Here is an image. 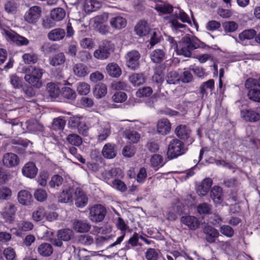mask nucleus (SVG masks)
Wrapping results in <instances>:
<instances>
[{"label":"nucleus","instance_id":"4","mask_svg":"<svg viewBox=\"0 0 260 260\" xmlns=\"http://www.w3.org/2000/svg\"><path fill=\"white\" fill-rule=\"evenodd\" d=\"M89 219L95 222L103 221L107 213L106 208L100 204L94 205L89 208Z\"/></svg>","mask_w":260,"mask_h":260},{"label":"nucleus","instance_id":"64","mask_svg":"<svg viewBox=\"0 0 260 260\" xmlns=\"http://www.w3.org/2000/svg\"><path fill=\"white\" fill-rule=\"evenodd\" d=\"M36 199L39 202H43L47 199V194L43 189H38L34 193Z\"/></svg>","mask_w":260,"mask_h":260},{"label":"nucleus","instance_id":"39","mask_svg":"<svg viewBox=\"0 0 260 260\" xmlns=\"http://www.w3.org/2000/svg\"><path fill=\"white\" fill-rule=\"evenodd\" d=\"M66 15L65 11L61 8H57L51 11V18L56 21L61 20Z\"/></svg>","mask_w":260,"mask_h":260},{"label":"nucleus","instance_id":"14","mask_svg":"<svg viewBox=\"0 0 260 260\" xmlns=\"http://www.w3.org/2000/svg\"><path fill=\"white\" fill-rule=\"evenodd\" d=\"M22 173L24 176L27 178H34L38 173V169L34 162H28L23 167Z\"/></svg>","mask_w":260,"mask_h":260},{"label":"nucleus","instance_id":"40","mask_svg":"<svg viewBox=\"0 0 260 260\" xmlns=\"http://www.w3.org/2000/svg\"><path fill=\"white\" fill-rule=\"evenodd\" d=\"M16 225L18 230L24 232L30 231L34 228V225L30 221L25 220L18 221Z\"/></svg>","mask_w":260,"mask_h":260},{"label":"nucleus","instance_id":"53","mask_svg":"<svg viewBox=\"0 0 260 260\" xmlns=\"http://www.w3.org/2000/svg\"><path fill=\"white\" fill-rule=\"evenodd\" d=\"M22 58L24 62L28 64L35 63L38 59L37 54L34 53H25L23 55Z\"/></svg>","mask_w":260,"mask_h":260},{"label":"nucleus","instance_id":"47","mask_svg":"<svg viewBox=\"0 0 260 260\" xmlns=\"http://www.w3.org/2000/svg\"><path fill=\"white\" fill-rule=\"evenodd\" d=\"M166 80L169 84H176L179 82L180 77L177 72L172 71L168 74Z\"/></svg>","mask_w":260,"mask_h":260},{"label":"nucleus","instance_id":"20","mask_svg":"<svg viewBox=\"0 0 260 260\" xmlns=\"http://www.w3.org/2000/svg\"><path fill=\"white\" fill-rule=\"evenodd\" d=\"M5 34L7 36L15 42L18 45H27L29 43V41L26 38L17 35L11 30H6Z\"/></svg>","mask_w":260,"mask_h":260},{"label":"nucleus","instance_id":"5","mask_svg":"<svg viewBox=\"0 0 260 260\" xmlns=\"http://www.w3.org/2000/svg\"><path fill=\"white\" fill-rule=\"evenodd\" d=\"M113 44L109 41H104L100 45L99 48L93 53L95 58L100 60L107 59L113 49Z\"/></svg>","mask_w":260,"mask_h":260},{"label":"nucleus","instance_id":"6","mask_svg":"<svg viewBox=\"0 0 260 260\" xmlns=\"http://www.w3.org/2000/svg\"><path fill=\"white\" fill-rule=\"evenodd\" d=\"M42 13L41 8L38 6L30 7L24 14V20L29 24H36L39 20Z\"/></svg>","mask_w":260,"mask_h":260},{"label":"nucleus","instance_id":"49","mask_svg":"<svg viewBox=\"0 0 260 260\" xmlns=\"http://www.w3.org/2000/svg\"><path fill=\"white\" fill-rule=\"evenodd\" d=\"M214 87V81L213 79H210L208 81L203 82L200 86V92L203 96L207 94V89H210L212 91Z\"/></svg>","mask_w":260,"mask_h":260},{"label":"nucleus","instance_id":"7","mask_svg":"<svg viewBox=\"0 0 260 260\" xmlns=\"http://www.w3.org/2000/svg\"><path fill=\"white\" fill-rule=\"evenodd\" d=\"M240 115L246 122L254 123L260 120V113L254 109L242 110L241 111Z\"/></svg>","mask_w":260,"mask_h":260},{"label":"nucleus","instance_id":"19","mask_svg":"<svg viewBox=\"0 0 260 260\" xmlns=\"http://www.w3.org/2000/svg\"><path fill=\"white\" fill-rule=\"evenodd\" d=\"M74 229L79 233L87 232L90 228V225L84 220L75 219L73 221Z\"/></svg>","mask_w":260,"mask_h":260},{"label":"nucleus","instance_id":"58","mask_svg":"<svg viewBox=\"0 0 260 260\" xmlns=\"http://www.w3.org/2000/svg\"><path fill=\"white\" fill-rule=\"evenodd\" d=\"M112 186L121 192H124L127 189V187L124 182L119 179H114L112 182Z\"/></svg>","mask_w":260,"mask_h":260},{"label":"nucleus","instance_id":"11","mask_svg":"<svg viewBox=\"0 0 260 260\" xmlns=\"http://www.w3.org/2000/svg\"><path fill=\"white\" fill-rule=\"evenodd\" d=\"M98 142L105 141L111 134V127L108 123H103L95 127Z\"/></svg>","mask_w":260,"mask_h":260},{"label":"nucleus","instance_id":"12","mask_svg":"<svg viewBox=\"0 0 260 260\" xmlns=\"http://www.w3.org/2000/svg\"><path fill=\"white\" fill-rule=\"evenodd\" d=\"M175 134L180 139L185 140H188V142L192 143L193 140L190 137L191 131L185 125H178L175 129Z\"/></svg>","mask_w":260,"mask_h":260},{"label":"nucleus","instance_id":"61","mask_svg":"<svg viewBox=\"0 0 260 260\" xmlns=\"http://www.w3.org/2000/svg\"><path fill=\"white\" fill-rule=\"evenodd\" d=\"M12 196L11 190L7 187H0V200H9Z\"/></svg>","mask_w":260,"mask_h":260},{"label":"nucleus","instance_id":"44","mask_svg":"<svg viewBox=\"0 0 260 260\" xmlns=\"http://www.w3.org/2000/svg\"><path fill=\"white\" fill-rule=\"evenodd\" d=\"M125 135L126 139H127L130 143H137L139 142L140 138V135L136 131H126Z\"/></svg>","mask_w":260,"mask_h":260},{"label":"nucleus","instance_id":"30","mask_svg":"<svg viewBox=\"0 0 260 260\" xmlns=\"http://www.w3.org/2000/svg\"><path fill=\"white\" fill-rule=\"evenodd\" d=\"M145 77L142 73H134L129 77L130 82L135 86L142 85L145 82Z\"/></svg>","mask_w":260,"mask_h":260},{"label":"nucleus","instance_id":"10","mask_svg":"<svg viewBox=\"0 0 260 260\" xmlns=\"http://www.w3.org/2000/svg\"><path fill=\"white\" fill-rule=\"evenodd\" d=\"M140 53L135 50L128 52L126 56V63L128 68L132 70L137 69L139 66Z\"/></svg>","mask_w":260,"mask_h":260},{"label":"nucleus","instance_id":"26","mask_svg":"<svg viewBox=\"0 0 260 260\" xmlns=\"http://www.w3.org/2000/svg\"><path fill=\"white\" fill-rule=\"evenodd\" d=\"M66 60V57L64 53L60 52L50 57L49 62L51 66L57 67L63 64Z\"/></svg>","mask_w":260,"mask_h":260},{"label":"nucleus","instance_id":"8","mask_svg":"<svg viewBox=\"0 0 260 260\" xmlns=\"http://www.w3.org/2000/svg\"><path fill=\"white\" fill-rule=\"evenodd\" d=\"M17 210V208L15 205L8 203L2 211L1 215L6 222L12 223L15 219Z\"/></svg>","mask_w":260,"mask_h":260},{"label":"nucleus","instance_id":"45","mask_svg":"<svg viewBox=\"0 0 260 260\" xmlns=\"http://www.w3.org/2000/svg\"><path fill=\"white\" fill-rule=\"evenodd\" d=\"M26 124L27 129L31 132L41 131L43 129V125L37 120H28Z\"/></svg>","mask_w":260,"mask_h":260},{"label":"nucleus","instance_id":"29","mask_svg":"<svg viewBox=\"0 0 260 260\" xmlns=\"http://www.w3.org/2000/svg\"><path fill=\"white\" fill-rule=\"evenodd\" d=\"M256 31L253 29H249L243 30L239 35V39L242 44H246V41L251 40L255 37Z\"/></svg>","mask_w":260,"mask_h":260},{"label":"nucleus","instance_id":"55","mask_svg":"<svg viewBox=\"0 0 260 260\" xmlns=\"http://www.w3.org/2000/svg\"><path fill=\"white\" fill-rule=\"evenodd\" d=\"M62 96L69 100H74L76 97L75 91L69 87H65L62 89Z\"/></svg>","mask_w":260,"mask_h":260},{"label":"nucleus","instance_id":"33","mask_svg":"<svg viewBox=\"0 0 260 260\" xmlns=\"http://www.w3.org/2000/svg\"><path fill=\"white\" fill-rule=\"evenodd\" d=\"M106 70L108 74L112 77L117 78L121 74V71L119 67L115 63H109Z\"/></svg>","mask_w":260,"mask_h":260},{"label":"nucleus","instance_id":"25","mask_svg":"<svg viewBox=\"0 0 260 260\" xmlns=\"http://www.w3.org/2000/svg\"><path fill=\"white\" fill-rule=\"evenodd\" d=\"M65 35L66 33L63 29L57 28L52 29L48 34V38L51 41H58L62 40Z\"/></svg>","mask_w":260,"mask_h":260},{"label":"nucleus","instance_id":"37","mask_svg":"<svg viewBox=\"0 0 260 260\" xmlns=\"http://www.w3.org/2000/svg\"><path fill=\"white\" fill-rule=\"evenodd\" d=\"M63 178L59 175H54L52 176L49 182V187L53 189H58L63 183Z\"/></svg>","mask_w":260,"mask_h":260},{"label":"nucleus","instance_id":"54","mask_svg":"<svg viewBox=\"0 0 260 260\" xmlns=\"http://www.w3.org/2000/svg\"><path fill=\"white\" fill-rule=\"evenodd\" d=\"M57 49L58 46L56 44H50L48 43H44L41 47V50L46 54L55 52Z\"/></svg>","mask_w":260,"mask_h":260},{"label":"nucleus","instance_id":"57","mask_svg":"<svg viewBox=\"0 0 260 260\" xmlns=\"http://www.w3.org/2000/svg\"><path fill=\"white\" fill-rule=\"evenodd\" d=\"M46 215V212L44 208H39L32 213V218L34 220L39 221L43 220Z\"/></svg>","mask_w":260,"mask_h":260},{"label":"nucleus","instance_id":"56","mask_svg":"<svg viewBox=\"0 0 260 260\" xmlns=\"http://www.w3.org/2000/svg\"><path fill=\"white\" fill-rule=\"evenodd\" d=\"M112 87L116 90H127L129 87L127 83L124 81H116L112 84Z\"/></svg>","mask_w":260,"mask_h":260},{"label":"nucleus","instance_id":"22","mask_svg":"<svg viewBox=\"0 0 260 260\" xmlns=\"http://www.w3.org/2000/svg\"><path fill=\"white\" fill-rule=\"evenodd\" d=\"M210 197L215 204H220L223 201L222 189L218 186H214L210 191Z\"/></svg>","mask_w":260,"mask_h":260},{"label":"nucleus","instance_id":"31","mask_svg":"<svg viewBox=\"0 0 260 260\" xmlns=\"http://www.w3.org/2000/svg\"><path fill=\"white\" fill-rule=\"evenodd\" d=\"M136 34L140 37L147 35L149 31V27L145 21H141L135 26Z\"/></svg>","mask_w":260,"mask_h":260},{"label":"nucleus","instance_id":"42","mask_svg":"<svg viewBox=\"0 0 260 260\" xmlns=\"http://www.w3.org/2000/svg\"><path fill=\"white\" fill-rule=\"evenodd\" d=\"M57 237L61 241H68L73 237V232L68 229L60 230L58 232Z\"/></svg>","mask_w":260,"mask_h":260},{"label":"nucleus","instance_id":"13","mask_svg":"<svg viewBox=\"0 0 260 260\" xmlns=\"http://www.w3.org/2000/svg\"><path fill=\"white\" fill-rule=\"evenodd\" d=\"M4 165L8 168H13L17 166L19 163V158L15 153L8 152L5 153L3 157Z\"/></svg>","mask_w":260,"mask_h":260},{"label":"nucleus","instance_id":"1","mask_svg":"<svg viewBox=\"0 0 260 260\" xmlns=\"http://www.w3.org/2000/svg\"><path fill=\"white\" fill-rule=\"evenodd\" d=\"M211 48L197 37L187 36L183 37L176 45V52L179 55L190 57L192 55V51L195 49L201 48L209 50Z\"/></svg>","mask_w":260,"mask_h":260},{"label":"nucleus","instance_id":"63","mask_svg":"<svg viewBox=\"0 0 260 260\" xmlns=\"http://www.w3.org/2000/svg\"><path fill=\"white\" fill-rule=\"evenodd\" d=\"M176 18L179 19L182 22L191 24V20L188 15L183 10H179L178 12L175 13Z\"/></svg>","mask_w":260,"mask_h":260},{"label":"nucleus","instance_id":"43","mask_svg":"<svg viewBox=\"0 0 260 260\" xmlns=\"http://www.w3.org/2000/svg\"><path fill=\"white\" fill-rule=\"evenodd\" d=\"M67 142L72 145L79 146L82 143V138L77 134H69L66 138Z\"/></svg>","mask_w":260,"mask_h":260},{"label":"nucleus","instance_id":"41","mask_svg":"<svg viewBox=\"0 0 260 260\" xmlns=\"http://www.w3.org/2000/svg\"><path fill=\"white\" fill-rule=\"evenodd\" d=\"M19 5L14 0L7 1L4 5L6 12L9 14H15L17 11Z\"/></svg>","mask_w":260,"mask_h":260},{"label":"nucleus","instance_id":"36","mask_svg":"<svg viewBox=\"0 0 260 260\" xmlns=\"http://www.w3.org/2000/svg\"><path fill=\"white\" fill-rule=\"evenodd\" d=\"M122 171L119 168H114L108 171H105L103 176L107 181L114 177L118 178L122 176Z\"/></svg>","mask_w":260,"mask_h":260},{"label":"nucleus","instance_id":"27","mask_svg":"<svg viewBox=\"0 0 260 260\" xmlns=\"http://www.w3.org/2000/svg\"><path fill=\"white\" fill-rule=\"evenodd\" d=\"M171 127V123L167 119H161L157 123V132L161 135H167L170 131Z\"/></svg>","mask_w":260,"mask_h":260},{"label":"nucleus","instance_id":"24","mask_svg":"<svg viewBox=\"0 0 260 260\" xmlns=\"http://www.w3.org/2000/svg\"><path fill=\"white\" fill-rule=\"evenodd\" d=\"M213 181L210 178H205L200 185L197 189V192L201 196H204L210 189L212 185Z\"/></svg>","mask_w":260,"mask_h":260},{"label":"nucleus","instance_id":"59","mask_svg":"<svg viewBox=\"0 0 260 260\" xmlns=\"http://www.w3.org/2000/svg\"><path fill=\"white\" fill-rule=\"evenodd\" d=\"M212 206L206 203L201 204L198 206V211L201 214H208L211 213Z\"/></svg>","mask_w":260,"mask_h":260},{"label":"nucleus","instance_id":"32","mask_svg":"<svg viewBox=\"0 0 260 260\" xmlns=\"http://www.w3.org/2000/svg\"><path fill=\"white\" fill-rule=\"evenodd\" d=\"M101 7V4L96 0H85L84 8L86 12L95 11Z\"/></svg>","mask_w":260,"mask_h":260},{"label":"nucleus","instance_id":"2","mask_svg":"<svg viewBox=\"0 0 260 260\" xmlns=\"http://www.w3.org/2000/svg\"><path fill=\"white\" fill-rule=\"evenodd\" d=\"M45 70L36 67H30L25 71L24 80L34 87L42 86V78Z\"/></svg>","mask_w":260,"mask_h":260},{"label":"nucleus","instance_id":"21","mask_svg":"<svg viewBox=\"0 0 260 260\" xmlns=\"http://www.w3.org/2000/svg\"><path fill=\"white\" fill-rule=\"evenodd\" d=\"M102 153L104 157L108 159L115 157L116 155L115 145L111 143L105 144L103 148Z\"/></svg>","mask_w":260,"mask_h":260},{"label":"nucleus","instance_id":"18","mask_svg":"<svg viewBox=\"0 0 260 260\" xmlns=\"http://www.w3.org/2000/svg\"><path fill=\"white\" fill-rule=\"evenodd\" d=\"M73 71L75 76L80 78L86 76L89 73L88 67L81 63L74 64L73 66Z\"/></svg>","mask_w":260,"mask_h":260},{"label":"nucleus","instance_id":"3","mask_svg":"<svg viewBox=\"0 0 260 260\" xmlns=\"http://www.w3.org/2000/svg\"><path fill=\"white\" fill-rule=\"evenodd\" d=\"M187 148L184 144L177 139H172L169 143L167 155L170 159H173L185 153Z\"/></svg>","mask_w":260,"mask_h":260},{"label":"nucleus","instance_id":"17","mask_svg":"<svg viewBox=\"0 0 260 260\" xmlns=\"http://www.w3.org/2000/svg\"><path fill=\"white\" fill-rule=\"evenodd\" d=\"M203 232L206 235V239L209 243L215 242V239L219 235L218 231L210 225L205 226L203 229Z\"/></svg>","mask_w":260,"mask_h":260},{"label":"nucleus","instance_id":"34","mask_svg":"<svg viewBox=\"0 0 260 260\" xmlns=\"http://www.w3.org/2000/svg\"><path fill=\"white\" fill-rule=\"evenodd\" d=\"M111 25L115 28L121 29L126 25V20L121 16H116L110 19Z\"/></svg>","mask_w":260,"mask_h":260},{"label":"nucleus","instance_id":"9","mask_svg":"<svg viewBox=\"0 0 260 260\" xmlns=\"http://www.w3.org/2000/svg\"><path fill=\"white\" fill-rule=\"evenodd\" d=\"M74 200L75 205L78 208H83L87 205L88 198L86 193L81 188H76Z\"/></svg>","mask_w":260,"mask_h":260},{"label":"nucleus","instance_id":"46","mask_svg":"<svg viewBox=\"0 0 260 260\" xmlns=\"http://www.w3.org/2000/svg\"><path fill=\"white\" fill-rule=\"evenodd\" d=\"M247 96L249 100L254 102L260 103V89L257 88L249 89Z\"/></svg>","mask_w":260,"mask_h":260},{"label":"nucleus","instance_id":"48","mask_svg":"<svg viewBox=\"0 0 260 260\" xmlns=\"http://www.w3.org/2000/svg\"><path fill=\"white\" fill-rule=\"evenodd\" d=\"M38 250L40 255L48 256L53 252V248L51 245H40Z\"/></svg>","mask_w":260,"mask_h":260},{"label":"nucleus","instance_id":"15","mask_svg":"<svg viewBox=\"0 0 260 260\" xmlns=\"http://www.w3.org/2000/svg\"><path fill=\"white\" fill-rule=\"evenodd\" d=\"M19 203L23 206H29L33 201L31 194L27 190H21L17 195Z\"/></svg>","mask_w":260,"mask_h":260},{"label":"nucleus","instance_id":"60","mask_svg":"<svg viewBox=\"0 0 260 260\" xmlns=\"http://www.w3.org/2000/svg\"><path fill=\"white\" fill-rule=\"evenodd\" d=\"M66 125V121L59 117L54 119L52 122V128L54 129H63Z\"/></svg>","mask_w":260,"mask_h":260},{"label":"nucleus","instance_id":"28","mask_svg":"<svg viewBox=\"0 0 260 260\" xmlns=\"http://www.w3.org/2000/svg\"><path fill=\"white\" fill-rule=\"evenodd\" d=\"M73 191L71 188L63 189L62 192L58 198L59 202L63 203H72L73 202Z\"/></svg>","mask_w":260,"mask_h":260},{"label":"nucleus","instance_id":"51","mask_svg":"<svg viewBox=\"0 0 260 260\" xmlns=\"http://www.w3.org/2000/svg\"><path fill=\"white\" fill-rule=\"evenodd\" d=\"M173 9L172 6L168 3L157 4L155 6V9L157 11L164 14L171 13L173 11Z\"/></svg>","mask_w":260,"mask_h":260},{"label":"nucleus","instance_id":"35","mask_svg":"<svg viewBox=\"0 0 260 260\" xmlns=\"http://www.w3.org/2000/svg\"><path fill=\"white\" fill-rule=\"evenodd\" d=\"M93 93L96 99H101L105 96L107 93L106 85L103 83L96 84L93 90Z\"/></svg>","mask_w":260,"mask_h":260},{"label":"nucleus","instance_id":"38","mask_svg":"<svg viewBox=\"0 0 260 260\" xmlns=\"http://www.w3.org/2000/svg\"><path fill=\"white\" fill-rule=\"evenodd\" d=\"M165 53L161 49H156L150 54L151 60L154 63H159L165 58Z\"/></svg>","mask_w":260,"mask_h":260},{"label":"nucleus","instance_id":"62","mask_svg":"<svg viewBox=\"0 0 260 260\" xmlns=\"http://www.w3.org/2000/svg\"><path fill=\"white\" fill-rule=\"evenodd\" d=\"M112 100L115 103H123L127 99L126 93L123 92H116L112 97Z\"/></svg>","mask_w":260,"mask_h":260},{"label":"nucleus","instance_id":"52","mask_svg":"<svg viewBox=\"0 0 260 260\" xmlns=\"http://www.w3.org/2000/svg\"><path fill=\"white\" fill-rule=\"evenodd\" d=\"M77 90L81 95H87L90 91V86L87 83L79 82L77 84Z\"/></svg>","mask_w":260,"mask_h":260},{"label":"nucleus","instance_id":"50","mask_svg":"<svg viewBox=\"0 0 260 260\" xmlns=\"http://www.w3.org/2000/svg\"><path fill=\"white\" fill-rule=\"evenodd\" d=\"M47 91L51 98H56L59 94V90L58 86L54 83L50 82L47 84Z\"/></svg>","mask_w":260,"mask_h":260},{"label":"nucleus","instance_id":"23","mask_svg":"<svg viewBox=\"0 0 260 260\" xmlns=\"http://www.w3.org/2000/svg\"><path fill=\"white\" fill-rule=\"evenodd\" d=\"M71 121L73 126H77L79 133L83 136H87L88 134V127L84 122H80L78 117H73Z\"/></svg>","mask_w":260,"mask_h":260},{"label":"nucleus","instance_id":"16","mask_svg":"<svg viewBox=\"0 0 260 260\" xmlns=\"http://www.w3.org/2000/svg\"><path fill=\"white\" fill-rule=\"evenodd\" d=\"M181 221L191 230H195L198 228L200 224L198 219L193 216H183L181 217Z\"/></svg>","mask_w":260,"mask_h":260}]
</instances>
